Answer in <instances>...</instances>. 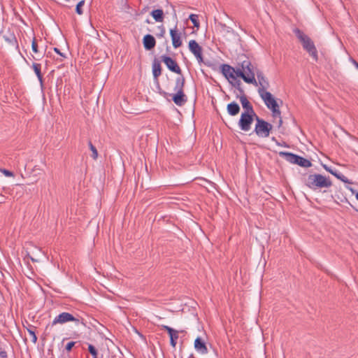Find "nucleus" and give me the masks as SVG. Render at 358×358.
<instances>
[{"label":"nucleus","instance_id":"f257e3e1","mask_svg":"<svg viewBox=\"0 0 358 358\" xmlns=\"http://www.w3.org/2000/svg\"><path fill=\"white\" fill-rule=\"evenodd\" d=\"M257 71L251 62L248 59H245L241 61L236 67V76L242 78L247 83L257 86V81L255 79Z\"/></svg>","mask_w":358,"mask_h":358},{"label":"nucleus","instance_id":"f03ea898","mask_svg":"<svg viewBox=\"0 0 358 358\" xmlns=\"http://www.w3.org/2000/svg\"><path fill=\"white\" fill-rule=\"evenodd\" d=\"M305 184L309 188L313 189L329 187L332 185L331 180L321 174L309 175L305 179Z\"/></svg>","mask_w":358,"mask_h":358},{"label":"nucleus","instance_id":"7ed1b4c3","mask_svg":"<svg viewBox=\"0 0 358 358\" xmlns=\"http://www.w3.org/2000/svg\"><path fill=\"white\" fill-rule=\"evenodd\" d=\"M294 32L297 38L301 43L303 49L306 50L313 58L317 60V52L314 43L310 38L299 29H295Z\"/></svg>","mask_w":358,"mask_h":358},{"label":"nucleus","instance_id":"20e7f679","mask_svg":"<svg viewBox=\"0 0 358 358\" xmlns=\"http://www.w3.org/2000/svg\"><path fill=\"white\" fill-rule=\"evenodd\" d=\"M259 94L263 99L266 106L272 110L273 115L275 117H280V112L279 110V106L273 95L267 91Z\"/></svg>","mask_w":358,"mask_h":358},{"label":"nucleus","instance_id":"39448f33","mask_svg":"<svg viewBox=\"0 0 358 358\" xmlns=\"http://www.w3.org/2000/svg\"><path fill=\"white\" fill-rule=\"evenodd\" d=\"M279 155L280 156L283 157L287 162H289L290 163L298 164L305 168L311 166V163L309 160L294 154L286 152H280Z\"/></svg>","mask_w":358,"mask_h":358},{"label":"nucleus","instance_id":"423d86ee","mask_svg":"<svg viewBox=\"0 0 358 358\" xmlns=\"http://www.w3.org/2000/svg\"><path fill=\"white\" fill-rule=\"evenodd\" d=\"M256 125L255 131L257 136L266 138L269 136L270 131L272 129V125L266 121L256 116Z\"/></svg>","mask_w":358,"mask_h":358},{"label":"nucleus","instance_id":"0eeeda50","mask_svg":"<svg viewBox=\"0 0 358 358\" xmlns=\"http://www.w3.org/2000/svg\"><path fill=\"white\" fill-rule=\"evenodd\" d=\"M256 116L257 115L255 114V113H254V114H250V113H242L241 118L238 121V126L241 129L244 131H249L251 128L254 117L256 118Z\"/></svg>","mask_w":358,"mask_h":358},{"label":"nucleus","instance_id":"6e6552de","mask_svg":"<svg viewBox=\"0 0 358 358\" xmlns=\"http://www.w3.org/2000/svg\"><path fill=\"white\" fill-rule=\"evenodd\" d=\"M189 51L195 56L199 63L203 62V58L202 55V48L199 45V43L194 41L191 40L188 44Z\"/></svg>","mask_w":358,"mask_h":358},{"label":"nucleus","instance_id":"1a4fd4ad","mask_svg":"<svg viewBox=\"0 0 358 358\" xmlns=\"http://www.w3.org/2000/svg\"><path fill=\"white\" fill-rule=\"evenodd\" d=\"M162 61L166 65L167 68L176 73L181 75V69L177 62L172 58L163 55L161 57Z\"/></svg>","mask_w":358,"mask_h":358},{"label":"nucleus","instance_id":"9d476101","mask_svg":"<svg viewBox=\"0 0 358 358\" xmlns=\"http://www.w3.org/2000/svg\"><path fill=\"white\" fill-rule=\"evenodd\" d=\"M71 321L78 322L79 320L69 313H62L54 319L52 325H55L57 324H64Z\"/></svg>","mask_w":358,"mask_h":358},{"label":"nucleus","instance_id":"9b49d317","mask_svg":"<svg viewBox=\"0 0 358 358\" xmlns=\"http://www.w3.org/2000/svg\"><path fill=\"white\" fill-rule=\"evenodd\" d=\"M170 35L171 37L173 46L175 48L180 47L182 44L181 33L178 29L177 27H175L173 29L170 30Z\"/></svg>","mask_w":358,"mask_h":358},{"label":"nucleus","instance_id":"f8f14e48","mask_svg":"<svg viewBox=\"0 0 358 358\" xmlns=\"http://www.w3.org/2000/svg\"><path fill=\"white\" fill-rule=\"evenodd\" d=\"M256 75L258 79L257 86L259 85L258 93L260 94L266 92V90L269 87V83L268 80L264 76L263 73L260 71H257Z\"/></svg>","mask_w":358,"mask_h":358},{"label":"nucleus","instance_id":"ddd939ff","mask_svg":"<svg viewBox=\"0 0 358 358\" xmlns=\"http://www.w3.org/2000/svg\"><path fill=\"white\" fill-rule=\"evenodd\" d=\"M222 73L228 79H236V68L234 69L228 64L222 65Z\"/></svg>","mask_w":358,"mask_h":358},{"label":"nucleus","instance_id":"4468645a","mask_svg":"<svg viewBox=\"0 0 358 358\" xmlns=\"http://www.w3.org/2000/svg\"><path fill=\"white\" fill-rule=\"evenodd\" d=\"M194 348L201 354L208 353V348L206 344V341L201 337H197L194 341Z\"/></svg>","mask_w":358,"mask_h":358},{"label":"nucleus","instance_id":"2eb2a0df","mask_svg":"<svg viewBox=\"0 0 358 358\" xmlns=\"http://www.w3.org/2000/svg\"><path fill=\"white\" fill-rule=\"evenodd\" d=\"M172 99L173 102L179 106H183L187 101V98L184 92H178L172 94Z\"/></svg>","mask_w":358,"mask_h":358},{"label":"nucleus","instance_id":"dca6fc26","mask_svg":"<svg viewBox=\"0 0 358 358\" xmlns=\"http://www.w3.org/2000/svg\"><path fill=\"white\" fill-rule=\"evenodd\" d=\"M162 329H165L166 331H167L169 336H170V339H171V345L175 348L176 347V341L177 339L178 338V333L179 331H177V330H175L171 327H169V326H166V325H162Z\"/></svg>","mask_w":358,"mask_h":358},{"label":"nucleus","instance_id":"f3484780","mask_svg":"<svg viewBox=\"0 0 358 358\" xmlns=\"http://www.w3.org/2000/svg\"><path fill=\"white\" fill-rule=\"evenodd\" d=\"M143 43L147 50H150L155 48L156 41L153 36L147 34L143 37Z\"/></svg>","mask_w":358,"mask_h":358},{"label":"nucleus","instance_id":"a211bd4d","mask_svg":"<svg viewBox=\"0 0 358 358\" xmlns=\"http://www.w3.org/2000/svg\"><path fill=\"white\" fill-rule=\"evenodd\" d=\"M240 101L243 106V108L244 109L243 113H250V114H254L255 111L253 110V108L245 96H241L240 97Z\"/></svg>","mask_w":358,"mask_h":358},{"label":"nucleus","instance_id":"6ab92c4d","mask_svg":"<svg viewBox=\"0 0 358 358\" xmlns=\"http://www.w3.org/2000/svg\"><path fill=\"white\" fill-rule=\"evenodd\" d=\"M240 111V107L236 102H231L227 105V112L230 115H236Z\"/></svg>","mask_w":358,"mask_h":358},{"label":"nucleus","instance_id":"aec40b11","mask_svg":"<svg viewBox=\"0 0 358 358\" xmlns=\"http://www.w3.org/2000/svg\"><path fill=\"white\" fill-rule=\"evenodd\" d=\"M217 28L219 29V31L224 36H227L229 34H233L234 30L229 27H227L226 24L220 22L217 24Z\"/></svg>","mask_w":358,"mask_h":358},{"label":"nucleus","instance_id":"412c9836","mask_svg":"<svg viewBox=\"0 0 358 358\" xmlns=\"http://www.w3.org/2000/svg\"><path fill=\"white\" fill-rule=\"evenodd\" d=\"M152 73L155 80H157L158 77L162 73V68L160 63L157 61H154L152 64Z\"/></svg>","mask_w":358,"mask_h":358},{"label":"nucleus","instance_id":"4be33fe9","mask_svg":"<svg viewBox=\"0 0 358 358\" xmlns=\"http://www.w3.org/2000/svg\"><path fill=\"white\" fill-rule=\"evenodd\" d=\"M185 85V78L183 76H180L176 78V85L174 87V91L176 92H183V87Z\"/></svg>","mask_w":358,"mask_h":358},{"label":"nucleus","instance_id":"5701e85b","mask_svg":"<svg viewBox=\"0 0 358 358\" xmlns=\"http://www.w3.org/2000/svg\"><path fill=\"white\" fill-rule=\"evenodd\" d=\"M152 17L159 22H162L164 20V13L161 9L154 10L151 12Z\"/></svg>","mask_w":358,"mask_h":358},{"label":"nucleus","instance_id":"b1692460","mask_svg":"<svg viewBox=\"0 0 358 358\" xmlns=\"http://www.w3.org/2000/svg\"><path fill=\"white\" fill-rule=\"evenodd\" d=\"M32 67H33V69H34L35 73L36 74L39 81L42 83L43 77H42V75H41V64H40L34 63L33 65H32Z\"/></svg>","mask_w":358,"mask_h":358},{"label":"nucleus","instance_id":"393cba45","mask_svg":"<svg viewBox=\"0 0 358 358\" xmlns=\"http://www.w3.org/2000/svg\"><path fill=\"white\" fill-rule=\"evenodd\" d=\"M189 20L194 24V26L196 28L199 27V22L198 21V15L195 14H191L189 17Z\"/></svg>","mask_w":358,"mask_h":358},{"label":"nucleus","instance_id":"a878e982","mask_svg":"<svg viewBox=\"0 0 358 358\" xmlns=\"http://www.w3.org/2000/svg\"><path fill=\"white\" fill-rule=\"evenodd\" d=\"M88 145H89L90 150L92 152V157L94 159H96L97 158V157H98V152H97L96 148L92 145L91 141H89Z\"/></svg>","mask_w":358,"mask_h":358},{"label":"nucleus","instance_id":"bb28decb","mask_svg":"<svg viewBox=\"0 0 358 358\" xmlns=\"http://www.w3.org/2000/svg\"><path fill=\"white\" fill-rule=\"evenodd\" d=\"M88 350L93 357H97V350L94 346L91 344L88 345Z\"/></svg>","mask_w":358,"mask_h":358},{"label":"nucleus","instance_id":"cd10ccee","mask_svg":"<svg viewBox=\"0 0 358 358\" xmlns=\"http://www.w3.org/2000/svg\"><path fill=\"white\" fill-rule=\"evenodd\" d=\"M85 4V1H80L76 6V13L78 14V15H82L83 14V10H82V7L83 6V5Z\"/></svg>","mask_w":358,"mask_h":358},{"label":"nucleus","instance_id":"c85d7f7f","mask_svg":"<svg viewBox=\"0 0 358 358\" xmlns=\"http://www.w3.org/2000/svg\"><path fill=\"white\" fill-rule=\"evenodd\" d=\"M28 332L29 334L31 335V336L32 337V341L33 343H36L37 341V336L35 334V332L31 329H28Z\"/></svg>","mask_w":358,"mask_h":358},{"label":"nucleus","instance_id":"c756f323","mask_svg":"<svg viewBox=\"0 0 358 358\" xmlns=\"http://www.w3.org/2000/svg\"><path fill=\"white\" fill-rule=\"evenodd\" d=\"M159 28L160 29V32L157 34V36L158 37L163 38L166 33L165 29L163 26L159 27Z\"/></svg>","mask_w":358,"mask_h":358},{"label":"nucleus","instance_id":"7c9ffc66","mask_svg":"<svg viewBox=\"0 0 358 358\" xmlns=\"http://www.w3.org/2000/svg\"><path fill=\"white\" fill-rule=\"evenodd\" d=\"M323 167H324V169L327 171L329 172L330 173H331V174H332V175H334V176H336H336H338V173L337 172L334 171L332 169H330L329 167H328L327 165H323Z\"/></svg>","mask_w":358,"mask_h":358},{"label":"nucleus","instance_id":"2f4dec72","mask_svg":"<svg viewBox=\"0 0 358 358\" xmlns=\"http://www.w3.org/2000/svg\"><path fill=\"white\" fill-rule=\"evenodd\" d=\"M31 48H32V50L35 53H37L38 52V45H37V43L36 41V39H34V41H32Z\"/></svg>","mask_w":358,"mask_h":358},{"label":"nucleus","instance_id":"473e14b6","mask_svg":"<svg viewBox=\"0 0 358 358\" xmlns=\"http://www.w3.org/2000/svg\"><path fill=\"white\" fill-rule=\"evenodd\" d=\"M0 171L1 173H3L7 177H11V176H13V173L8 171V170H6V169H0Z\"/></svg>","mask_w":358,"mask_h":358},{"label":"nucleus","instance_id":"72a5a7b5","mask_svg":"<svg viewBox=\"0 0 358 358\" xmlns=\"http://www.w3.org/2000/svg\"><path fill=\"white\" fill-rule=\"evenodd\" d=\"M76 342L71 341L66 344V350L69 352L71 350L72 348L75 345Z\"/></svg>","mask_w":358,"mask_h":358},{"label":"nucleus","instance_id":"f704fd0d","mask_svg":"<svg viewBox=\"0 0 358 358\" xmlns=\"http://www.w3.org/2000/svg\"><path fill=\"white\" fill-rule=\"evenodd\" d=\"M336 178L341 180H342L343 182H345V183H349V181L347 179L346 177H345L344 176L341 175V174H339L338 176H336Z\"/></svg>","mask_w":358,"mask_h":358},{"label":"nucleus","instance_id":"c9c22d12","mask_svg":"<svg viewBox=\"0 0 358 358\" xmlns=\"http://www.w3.org/2000/svg\"><path fill=\"white\" fill-rule=\"evenodd\" d=\"M0 356L2 357V358H6L7 357V353L6 351L4 350H2V351H0Z\"/></svg>","mask_w":358,"mask_h":358},{"label":"nucleus","instance_id":"e433bc0d","mask_svg":"<svg viewBox=\"0 0 358 358\" xmlns=\"http://www.w3.org/2000/svg\"><path fill=\"white\" fill-rule=\"evenodd\" d=\"M54 50H55L56 52H57L59 55H60L62 57H65V56H64L62 52H60V51L59 50V49H58V48H54Z\"/></svg>","mask_w":358,"mask_h":358},{"label":"nucleus","instance_id":"4c0bfd02","mask_svg":"<svg viewBox=\"0 0 358 358\" xmlns=\"http://www.w3.org/2000/svg\"><path fill=\"white\" fill-rule=\"evenodd\" d=\"M356 67L358 69V63L355 61L353 62Z\"/></svg>","mask_w":358,"mask_h":358},{"label":"nucleus","instance_id":"58836bf2","mask_svg":"<svg viewBox=\"0 0 358 358\" xmlns=\"http://www.w3.org/2000/svg\"><path fill=\"white\" fill-rule=\"evenodd\" d=\"M356 199L358 200V192L356 194Z\"/></svg>","mask_w":358,"mask_h":358},{"label":"nucleus","instance_id":"ea45409f","mask_svg":"<svg viewBox=\"0 0 358 358\" xmlns=\"http://www.w3.org/2000/svg\"><path fill=\"white\" fill-rule=\"evenodd\" d=\"M31 261H33V262H34V261H35V259H34V258H32V257H31Z\"/></svg>","mask_w":358,"mask_h":358},{"label":"nucleus","instance_id":"a19ab883","mask_svg":"<svg viewBox=\"0 0 358 358\" xmlns=\"http://www.w3.org/2000/svg\"><path fill=\"white\" fill-rule=\"evenodd\" d=\"M93 358H97V357H93Z\"/></svg>","mask_w":358,"mask_h":358}]
</instances>
